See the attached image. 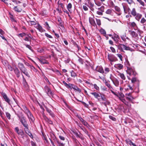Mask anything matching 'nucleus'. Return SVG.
<instances>
[{
    "instance_id": "nucleus-1",
    "label": "nucleus",
    "mask_w": 146,
    "mask_h": 146,
    "mask_svg": "<svg viewBox=\"0 0 146 146\" xmlns=\"http://www.w3.org/2000/svg\"><path fill=\"white\" fill-rule=\"evenodd\" d=\"M100 97H101V101H102L104 102V104L106 105V104H109L110 102L108 101L107 99L106 98V96L103 94H100Z\"/></svg>"
},
{
    "instance_id": "nucleus-2",
    "label": "nucleus",
    "mask_w": 146,
    "mask_h": 146,
    "mask_svg": "<svg viewBox=\"0 0 146 146\" xmlns=\"http://www.w3.org/2000/svg\"><path fill=\"white\" fill-rule=\"evenodd\" d=\"M120 96L121 98L119 96V103L120 101V102H122L124 103L125 104L127 105L128 107H129L131 106L130 105L128 102H127L125 99L123 98L124 97V95L122 93H121L120 95L119 94V96Z\"/></svg>"
},
{
    "instance_id": "nucleus-3",
    "label": "nucleus",
    "mask_w": 146,
    "mask_h": 146,
    "mask_svg": "<svg viewBox=\"0 0 146 146\" xmlns=\"http://www.w3.org/2000/svg\"><path fill=\"white\" fill-rule=\"evenodd\" d=\"M38 60L40 63L43 64H48L49 62L46 60L45 57L44 56L40 57V58H38Z\"/></svg>"
},
{
    "instance_id": "nucleus-4",
    "label": "nucleus",
    "mask_w": 146,
    "mask_h": 146,
    "mask_svg": "<svg viewBox=\"0 0 146 146\" xmlns=\"http://www.w3.org/2000/svg\"><path fill=\"white\" fill-rule=\"evenodd\" d=\"M110 78L116 86H119V82L117 79L114 78L111 75H110Z\"/></svg>"
},
{
    "instance_id": "nucleus-5",
    "label": "nucleus",
    "mask_w": 146,
    "mask_h": 146,
    "mask_svg": "<svg viewBox=\"0 0 146 146\" xmlns=\"http://www.w3.org/2000/svg\"><path fill=\"white\" fill-rule=\"evenodd\" d=\"M127 73L130 76L131 75H135V73L134 70L131 68L127 67V70L126 71Z\"/></svg>"
},
{
    "instance_id": "nucleus-6",
    "label": "nucleus",
    "mask_w": 146,
    "mask_h": 146,
    "mask_svg": "<svg viewBox=\"0 0 146 146\" xmlns=\"http://www.w3.org/2000/svg\"><path fill=\"white\" fill-rule=\"evenodd\" d=\"M90 94L93 95L94 97L97 99L98 101H100L101 100L100 98V95L98 93L96 92H92L90 93Z\"/></svg>"
},
{
    "instance_id": "nucleus-7",
    "label": "nucleus",
    "mask_w": 146,
    "mask_h": 146,
    "mask_svg": "<svg viewBox=\"0 0 146 146\" xmlns=\"http://www.w3.org/2000/svg\"><path fill=\"white\" fill-rule=\"evenodd\" d=\"M130 49V48L127 46H126L122 44H120L119 43V50L123 51V50H129Z\"/></svg>"
},
{
    "instance_id": "nucleus-8",
    "label": "nucleus",
    "mask_w": 146,
    "mask_h": 146,
    "mask_svg": "<svg viewBox=\"0 0 146 146\" xmlns=\"http://www.w3.org/2000/svg\"><path fill=\"white\" fill-rule=\"evenodd\" d=\"M108 58L111 61H115L117 60V59L113 55L108 54Z\"/></svg>"
},
{
    "instance_id": "nucleus-9",
    "label": "nucleus",
    "mask_w": 146,
    "mask_h": 146,
    "mask_svg": "<svg viewBox=\"0 0 146 146\" xmlns=\"http://www.w3.org/2000/svg\"><path fill=\"white\" fill-rule=\"evenodd\" d=\"M18 67L21 72L27 69V68H25L23 64L21 63H18Z\"/></svg>"
},
{
    "instance_id": "nucleus-10",
    "label": "nucleus",
    "mask_w": 146,
    "mask_h": 146,
    "mask_svg": "<svg viewBox=\"0 0 146 146\" xmlns=\"http://www.w3.org/2000/svg\"><path fill=\"white\" fill-rule=\"evenodd\" d=\"M15 73L16 74L17 78H19L20 75V72L18 68L17 67H15L13 68Z\"/></svg>"
},
{
    "instance_id": "nucleus-11",
    "label": "nucleus",
    "mask_w": 146,
    "mask_h": 146,
    "mask_svg": "<svg viewBox=\"0 0 146 146\" xmlns=\"http://www.w3.org/2000/svg\"><path fill=\"white\" fill-rule=\"evenodd\" d=\"M131 35L132 37L134 38L135 40H137L139 39L138 35L135 32L132 31L131 32Z\"/></svg>"
},
{
    "instance_id": "nucleus-12",
    "label": "nucleus",
    "mask_w": 146,
    "mask_h": 146,
    "mask_svg": "<svg viewBox=\"0 0 146 146\" xmlns=\"http://www.w3.org/2000/svg\"><path fill=\"white\" fill-rule=\"evenodd\" d=\"M44 90L48 95L49 96L52 94L50 89L48 86H45L44 87Z\"/></svg>"
},
{
    "instance_id": "nucleus-13",
    "label": "nucleus",
    "mask_w": 146,
    "mask_h": 146,
    "mask_svg": "<svg viewBox=\"0 0 146 146\" xmlns=\"http://www.w3.org/2000/svg\"><path fill=\"white\" fill-rule=\"evenodd\" d=\"M2 95L3 96L5 100L9 104L10 100L5 93H2Z\"/></svg>"
},
{
    "instance_id": "nucleus-14",
    "label": "nucleus",
    "mask_w": 146,
    "mask_h": 146,
    "mask_svg": "<svg viewBox=\"0 0 146 146\" xmlns=\"http://www.w3.org/2000/svg\"><path fill=\"white\" fill-rule=\"evenodd\" d=\"M27 115L29 119H30L32 121L33 120V117L31 114V112L29 110H26Z\"/></svg>"
},
{
    "instance_id": "nucleus-15",
    "label": "nucleus",
    "mask_w": 146,
    "mask_h": 146,
    "mask_svg": "<svg viewBox=\"0 0 146 146\" xmlns=\"http://www.w3.org/2000/svg\"><path fill=\"white\" fill-rule=\"evenodd\" d=\"M89 21L90 23L92 26L94 27L96 26V24L95 23V20L93 18L90 17H89Z\"/></svg>"
},
{
    "instance_id": "nucleus-16",
    "label": "nucleus",
    "mask_w": 146,
    "mask_h": 146,
    "mask_svg": "<svg viewBox=\"0 0 146 146\" xmlns=\"http://www.w3.org/2000/svg\"><path fill=\"white\" fill-rule=\"evenodd\" d=\"M96 70L97 71L103 74L104 73V71L102 67L101 66H97Z\"/></svg>"
},
{
    "instance_id": "nucleus-17",
    "label": "nucleus",
    "mask_w": 146,
    "mask_h": 146,
    "mask_svg": "<svg viewBox=\"0 0 146 146\" xmlns=\"http://www.w3.org/2000/svg\"><path fill=\"white\" fill-rule=\"evenodd\" d=\"M131 27L133 28L135 30H137L138 31H139V30L138 29V28L135 24V23L134 22H132L131 24Z\"/></svg>"
},
{
    "instance_id": "nucleus-18",
    "label": "nucleus",
    "mask_w": 146,
    "mask_h": 146,
    "mask_svg": "<svg viewBox=\"0 0 146 146\" xmlns=\"http://www.w3.org/2000/svg\"><path fill=\"white\" fill-rule=\"evenodd\" d=\"M123 7L124 12L125 13H127L129 12V11L130 9L128 7L126 6L123 5Z\"/></svg>"
},
{
    "instance_id": "nucleus-19",
    "label": "nucleus",
    "mask_w": 146,
    "mask_h": 146,
    "mask_svg": "<svg viewBox=\"0 0 146 146\" xmlns=\"http://www.w3.org/2000/svg\"><path fill=\"white\" fill-rule=\"evenodd\" d=\"M36 27V28L41 32H42L45 31L39 24H38Z\"/></svg>"
},
{
    "instance_id": "nucleus-20",
    "label": "nucleus",
    "mask_w": 146,
    "mask_h": 146,
    "mask_svg": "<svg viewBox=\"0 0 146 146\" xmlns=\"http://www.w3.org/2000/svg\"><path fill=\"white\" fill-rule=\"evenodd\" d=\"M134 17H135V19L139 21L140 19L141 18L142 15L140 14L137 13V14Z\"/></svg>"
},
{
    "instance_id": "nucleus-21",
    "label": "nucleus",
    "mask_w": 146,
    "mask_h": 146,
    "mask_svg": "<svg viewBox=\"0 0 146 146\" xmlns=\"http://www.w3.org/2000/svg\"><path fill=\"white\" fill-rule=\"evenodd\" d=\"M13 9L15 11L18 13H20L22 11V9L21 8H19L17 6L14 7L13 8Z\"/></svg>"
},
{
    "instance_id": "nucleus-22",
    "label": "nucleus",
    "mask_w": 146,
    "mask_h": 146,
    "mask_svg": "<svg viewBox=\"0 0 146 146\" xmlns=\"http://www.w3.org/2000/svg\"><path fill=\"white\" fill-rule=\"evenodd\" d=\"M17 133L18 135H21L22 137L23 138L24 136V132L21 129L19 130V131Z\"/></svg>"
},
{
    "instance_id": "nucleus-23",
    "label": "nucleus",
    "mask_w": 146,
    "mask_h": 146,
    "mask_svg": "<svg viewBox=\"0 0 146 146\" xmlns=\"http://www.w3.org/2000/svg\"><path fill=\"white\" fill-rule=\"evenodd\" d=\"M25 131L26 132V133L32 139L33 138V136L31 134V133L29 132V130L28 129H25Z\"/></svg>"
},
{
    "instance_id": "nucleus-24",
    "label": "nucleus",
    "mask_w": 146,
    "mask_h": 146,
    "mask_svg": "<svg viewBox=\"0 0 146 146\" xmlns=\"http://www.w3.org/2000/svg\"><path fill=\"white\" fill-rule=\"evenodd\" d=\"M126 99L129 101H131L133 99V98L129 94V95L126 97Z\"/></svg>"
},
{
    "instance_id": "nucleus-25",
    "label": "nucleus",
    "mask_w": 146,
    "mask_h": 146,
    "mask_svg": "<svg viewBox=\"0 0 146 146\" xmlns=\"http://www.w3.org/2000/svg\"><path fill=\"white\" fill-rule=\"evenodd\" d=\"M114 37H112V38L116 42H118V39L119 38V36L118 35L116 34H114Z\"/></svg>"
},
{
    "instance_id": "nucleus-26",
    "label": "nucleus",
    "mask_w": 146,
    "mask_h": 146,
    "mask_svg": "<svg viewBox=\"0 0 146 146\" xmlns=\"http://www.w3.org/2000/svg\"><path fill=\"white\" fill-rule=\"evenodd\" d=\"M131 13L134 17L137 14L135 8H134L133 9L132 11L131 12Z\"/></svg>"
},
{
    "instance_id": "nucleus-27",
    "label": "nucleus",
    "mask_w": 146,
    "mask_h": 146,
    "mask_svg": "<svg viewBox=\"0 0 146 146\" xmlns=\"http://www.w3.org/2000/svg\"><path fill=\"white\" fill-rule=\"evenodd\" d=\"M87 1L88 2L89 5L91 7H92L94 6V4L92 3L90 0H87Z\"/></svg>"
},
{
    "instance_id": "nucleus-28",
    "label": "nucleus",
    "mask_w": 146,
    "mask_h": 146,
    "mask_svg": "<svg viewBox=\"0 0 146 146\" xmlns=\"http://www.w3.org/2000/svg\"><path fill=\"white\" fill-rule=\"evenodd\" d=\"M72 7V5L70 3H68L67 6V9L68 11H70Z\"/></svg>"
},
{
    "instance_id": "nucleus-29",
    "label": "nucleus",
    "mask_w": 146,
    "mask_h": 146,
    "mask_svg": "<svg viewBox=\"0 0 146 146\" xmlns=\"http://www.w3.org/2000/svg\"><path fill=\"white\" fill-rule=\"evenodd\" d=\"M70 73L71 74V76L72 77L74 78L77 75L76 73L75 72H74V71L72 70L70 72Z\"/></svg>"
},
{
    "instance_id": "nucleus-30",
    "label": "nucleus",
    "mask_w": 146,
    "mask_h": 146,
    "mask_svg": "<svg viewBox=\"0 0 146 146\" xmlns=\"http://www.w3.org/2000/svg\"><path fill=\"white\" fill-rule=\"evenodd\" d=\"M109 4L110 6L111 7H113L115 6V5L112 1L110 0L109 1Z\"/></svg>"
},
{
    "instance_id": "nucleus-31",
    "label": "nucleus",
    "mask_w": 146,
    "mask_h": 146,
    "mask_svg": "<svg viewBox=\"0 0 146 146\" xmlns=\"http://www.w3.org/2000/svg\"><path fill=\"white\" fill-rule=\"evenodd\" d=\"M22 72L25 75L27 76L28 77H30V76L27 71V69L26 70H24V71H23V72Z\"/></svg>"
},
{
    "instance_id": "nucleus-32",
    "label": "nucleus",
    "mask_w": 146,
    "mask_h": 146,
    "mask_svg": "<svg viewBox=\"0 0 146 146\" xmlns=\"http://www.w3.org/2000/svg\"><path fill=\"white\" fill-rule=\"evenodd\" d=\"M74 133L77 137H78L80 138H82V135L80 133L79 134L77 132H74Z\"/></svg>"
},
{
    "instance_id": "nucleus-33",
    "label": "nucleus",
    "mask_w": 146,
    "mask_h": 146,
    "mask_svg": "<svg viewBox=\"0 0 146 146\" xmlns=\"http://www.w3.org/2000/svg\"><path fill=\"white\" fill-rule=\"evenodd\" d=\"M24 126L25 127L24 129H28V125L27 123V122H25L24 123H22Z\"/></svg>"
},
{
    "instance_id": "nucleus-34",
    "label": "nucleus",
    "mask_w": 146,
    "mask_h": 146,
    "mask_svg": "<svg viewBox=\"0 0 146 146\" xmlns=\"http://www.w3.org/2000/svg\"><path fill=\"white\" fill-rule=\"evenodd\" d=\"M26 35H27L25 33H23L19 34L18 35V36L19 37H23L25 36Z\"/></svg>"
},
{
    "instance_id": "nucleus-35",
    "label": "nucleus",
    "mask_w": 146,
    "mask_h": 146,
    "mask_svg": "<svg viewBox=\"0 0 146 146\" xmlns=\"http://www.w3.org/2000/svg\"><path fill=\"white\" fill-rule=\"evenodd\" d=\"M97 24L99 26L101 25V20L100 19H96Z\"/></svg>"
},
{
    "instance_id": "nucleus-36",
    "label": "nucleus",
    "mask_w": 146,
    "mask_h": 146,
    "mask_svg": "<svg viewBox=\"0 0 146 146\" xmlns=\"http://www.w3.org/2000/svg\"><path fill=\"white\" fill-rule=\"evenodd\" d=\"M47 112L51 115L52 117L54 116V115L53 113L52 112L51 110H46Z\"/></svg>"
},
{
    "instance_id": "nucleus-37",
    "label": "nucleus",
    "mask_w": 146,
    "mask_h": 146,
    "mask_svg": "<svg viewBox=\"0 0 146 146\" xmlns=\"http://www.w3.org/2000/svg\"><path fill=\"white\" fill-rule=\"evenodd\" d=\"M119 75L120 76V77L123 80H125V76H124V74L122 73H119Z\"/></svg>"
},
{
    "instance_id": "nucleus-38",
    "label": "nucleus",
    "mask_w": 146,
    "mask_h": 146,
    "mask_svg": "<svg viewBox=\"0 0 146 146\" xmlns=\"http://www.w3.org/2000/svg\"><path fill=\"white\" fill-rule=\"evenodd\" d=\"M137 0L142 6H145V3H144V2L143 1H142L141 0Z\"/></svg>"
},
{
    "instance_id": "nucleus-39",
    "label": "nucleus",
    "mask_w": 146,
    "mask_h": 146,
    "mask_svg": "<svg viewBox=\"0 0 146 146\" xmlns=\"http://www.w3.org/2000/svg\"><path fill=\"white\" fill-rule=\"evenodd\" d=\"M7 67L8 69L10 71H13V69L11 66L9 64H8L7 66Z\"/></svg>"
},
{
    "instance_id": "nucleus-40",
    "label": "nucleus",
    "mask_w": 146,
    "mask_h": 146,
    "mask_svg": "<svg viewBox=\"0 0 146 146\" xmlns=\"http://www.w3.org/2000/svg\"><path fill=\"white\" fill-rule=\"evenodd\" d=\"M140 22L141 23L143 24L146 23V20L144 18H143L141 19Z\"/></svg>"
},
{
    "instance_id": "nucleus-41",
    "label": "nucleus",
    "mask_w": 146,
    "mask_h": 146,
    "mask_svg": "<svg viewBox=\"0 0 146 146\" xmlns=\"http://www.w3.org/2000/svg\"><path fill=\"white\" fill-rule=\"evenodd\" d=\"M114 67L116 68L115 70L117 72H118V70L119 68V64H115L114 66Z\"/></svg>"
},
{
    "instance_id": "nucleus-42",
    "label": "nucleus",
    "mask_w": 146,
    "mask_h": 146,
    "mask_svg": "<svg viewBox=\"0 0 146 146\" xmlns=\"http://www.w3.org/2000/svg\"><path fill=\"white\" fill-rule=\"evenodd\" d=\"M121 37L122 39L124 41H125L126 40V34H125L121 36Z\"/></svg>"
},
{
    "instance_id": "nucleus-43",
    "label": "nucleus",
    "mask_w": 146,
    "mask_h": 146,
    "mask_svg": "<svg viewBox=\"0 0 146 146\" xmlns=\"http://www.w3.org/2000/svg\"><path fill=\"white\" fill-rule=\"evenodd\" d=\"M112 13V10L111 9H108L106 12V13L108 14H110Z\"/></svg>"
},
{
    "instance_id": "nucleus-44",
    "label": "nucleus",
    "mask_w": 146,
    "mask_h": 146,
    "mask_svg": "<svg viewBox=\"0 0 146 146\" xmlns=\"http://www.w3.org/2000/svg\"><path fill=\"white\" fill-rule=\"evenodd\" d=\"M104 6H102L100 8H98V9L102 12L104 11Z\"/></svg>"
},
{
    "instance_id": "nucleus-45",
    "label": "nucleus",
    "mask_w": 146,
    "mask_h": 146,
    "mask_svg": "<svg viewBox=\"0 0 146 146\" xmlns=\"http://www.w3.org/2000/svg\"><path fill=\"white\" fill-rule=\"evenodd\" d=\"M94 88L96 89L97 90L99 91V88L98 86L96 84H94Z\"/></svg>"
},
{
    "instance_id": "nucleus-46",
    "label": "nucleus",
    "mask_w": 146,
    "mask_h": 146,
    "mask_svg": "<svg viewBox=\"0 0 146 146\" xmlns=\"http://www.w3.org/2000/svg\"><path fill=\"white\" fill-rule=\"evenodd\" d=\"M74 90H75L78 91V92H81V90L79 88H78L77 86H76L74 89Z\"/></svg>"
},
{
    "instance_id": "nucleus-47",
    "label": "nucleus",
    "mask_w": 146,
    "mask_h": 146,
    "mask_svg": "<svg viewBox=\"0 0 146 146\" xmlns=\"http://www.w3.org/2000/svg\"><path fill=\"white\" fill-rule=\"evenodd\" d=\"M20 121L21 122L22 124L26 122L25 119L24 117H23L21 119Z\"/></svg>"
},
{
    "instance_id": "nucleus-48",
    "label": "nucleus",
    "mask_w": 146,
    "mask_h": 146,
    "mask_svg": "<svg viewBox=\"0 0 146 146\" xmlns=\"http://www.w3.org/2000/svg\"><path fill=\"white\" fill-rule=\"evenodd\" d=\"M44 25L46 27V28L47 29H49L50 28V27H49L48 23L47 22H46L45 23Z\"/></svg>"
},
{
    "instance_id": "nucleus-49",
    "label": "nucleus",
    "mask_w": 146,
    "mask_h": 146,
    "mask_svg": "<svg viewBox=\"0 0 146 146\" xmlns=\"http://www.w3.org/2000/svg\"><path fill=\"white\" fill-rule=\"evenodd\" d=\"M124 1H127L129 4H131L133 3V1L132 0H123Z\"/></svg>"
},
{
    "instance_id": "nucleus-50",
    "label": "nucleus",
    "mask_w": 146,
    "mask_h": 146,
    "mask_svg": "<svg viewBox=\"0 0 146 146\" xmlns=\"http://www.w3.org/2000/svg\"><path fill=\"white\" fill-rule=\"evenodd\" d=\"M78 61L81 64H83V60L82 58H79L78 59Z\"/></svg>"
},
{
    "instance_id": "nucleus-51",
    "label": "nucleus",
    "mask_w": 146,
    "mask_h": 146,
    "mask_svg": "<svg viewBox=\"0 0 146 146\" xmlns=\"http://www.w3.org/2000/svg\"><path fill=\"white\" fill-rule=\"evenodd\" d=\"M125 141L127 144L131 145V144L132 141L130 140L129 139H127Z\"/></svg>"
},
{
    "instance_id": "nucleus-52",
    "label": "nucleus",
    "mask_w": 146,
    "mask_h": 146,
    "mask_svg": "<svg viewBox=\"0 0 146 146\" xmlns=\"http://www.w3.org/2000/svg\"><path fill=\"white\" fill-rule=\"evenodd\" d=\"M106 85L108 86V87L110 88H111V87L110 85V84L108 82H105Z\"/></svg>"
},
{
    "instance_id": "nucleus-53",
    "label": "nucleus",
    "mask_w": 146,
    "mask_h": 146,
    "mask_svg": "<svg viewBox=\"0 0 146 146\" xmlns=\"http://www.w3.org/2000/svg\"><path fill=\"white\" fill-rule=\"evenodd\" d=\"M6 115L8 119H11V115L10 114L6 112Z\"/></svg>"
},
{
    "instance_id": "nucleus-54",
    "label": "nucleus",
    "mask_w": 146,
    "mask_h": 146,
    "mask_svg": "<svg viewBox=\"0 0 146 146\" xmlns=\"http://www.w3.org/2000/svg\"><path fill=\"white\" fill-rule=\"evenodd\" d=\"M45 35L46 37H47L48 38H52V36H51L50 35L48 34L47 33H45Z\"/></svg>"
},
{
    "instance_id": "nucleus-55",
    "label": "nucleus",
    "mask_w": 146,
    "mask_h": 146,
    "mask_svg": "<svg viewBox=\"0 0 146 146\" xmlns=\"http://www.w3.org/2000/svg\"><path fill=\"white\" fill-rule=\"evenodd\" d=\"M5 34V32L1 29H0V36L3 35Z\"/></svg>"
},
{
    "instance_id": "nucleus-56",
    "label": "nucleus",
    "mask_w": 146,
    "mask_h": 146,
    "mask_svg": "<svg viewBox=\"0 0 146 146\" xmlns=\"http://www.w3.org/2000/svg\"><path fill=\"white\" fill-rule=\"evenodd\" d=\"M26 47L28 48L29 49L31 50V51H33V50L32 48V47L29 45L25 44Z\"/></svg>"
},
{
    "instance_id": "nucleus-57",
    "label": "nucleus",
    "mask_w": 146,
    "mask_h": 146,
    "mask_svg": "<svg viewBox=\"0 0 146 146\" xmlns=\"http://www.w3.org/2000/svg\"><path fill=\"white\" fill-rule=\"evenodd\" d=\"M137 80L135 78H133L131 80V82L132 83H135V82H136Z\"/></svg>"
},
{
    "instance_id": "nucleus-58",
    "label": "nucleus",
    "mask_w": 146,
    "mask_h": 146,
    "mask_svg": "<svg viewBox=\"0 0 146 146\" xmlns=\"http://www.w3.org/2000/svg\"><path fill=\"white\" fill-rule=\"evenodd\" d=\"M105 73L106 74L110 71V69L108 68H105Z\"/></svg>"
},
{
    "instance_id": "nucleus-59",
    "label": "nucleus",
    "mask_w": 146,
    "mask_h": 146,
    "mask_svg": "<svg viewBox=\"0 0 146 146\" xmlns=\"http://www.w3.org/2000/svg\"><path fill=\"white\" fill-rule=\"evenodd\" d=\"M109 117L110 119H112L113 121H115L116 120V119L114 117L111 115H109Z\"/></svg>"
},
{
    "instance_id": "nucleus-60",
    "label": "nucleus",
    "mask_w": 146,
    "mask_h": 146,
    "mask_svg": "<svg viewBox=\"0 0 146 146\" xmlns=\"http://www.w3.org/2000/svg\"><path fill=\"white\" fill-rule=\"evenodd\" d=\"M83 8L84 11H87L88 10V8L87 7L86 5H83Z\"/></svg>"
},
{
    "instance_id": "nucleus-61",
    "label": "nucleus",
    "mask_w": 146,
    "mask_h": 146,
    "mask_svg": "<svg viewBox=\"0 0 146 146\" xmlns=\"http://www.w3.org/2000/svg\"><path fill=\"white\" fill-rule=\"evenodd\" d=\"M75 86H76L74 84H71L70 86V89H73L74 90Z\"/></svg>"
},
{
    "instance_id": "nucleus-62",
    "label": "nucleus",
    "mask_w": 146,
    "mask_h": 146,
    "mask_svg": "<svg viewBox=\"0 0 146 146\" xmlns=\"http://www.w3.org/2000/svg\"><path fill=\"white\" fill-rule=\"evenodd\" d=\"M22 77H23V83L24 84L27 83V82H26V81L25 78H24L23 75L22 74Z\"/></svg>"
},
{
    "instance_id": "nucleus-63",
    "label": "nucleus",
    "mask_w": 146,
    "mask_h": 146,
    "mask_svg": "<svg viewBox=\"0 0 146 146\" xmlns=\"http://www.w3.org/2000/svg\"><path fill=\"white\" fill-rule=\"evenodd\" d=\"M95 4L97 5V6H100L101 5V3L99 2H96L95 3Z\"/></svg>"
},
{
    "instance_id": "nucleus-64",
    "label": "nucleus",
    "mask_w": 146,
    "mask_h": 146,
    "mask_svg": "<svg viewBox=\"0 0 146 146\" xmlns=\"http://www.w3.org/2000/svg\"><path fill=\"white\" fill-rule=\"evenodd\" d=\"M78 117L81 122H82L84 120L81 117L78 116Z\"/></svg>"
}]
</instances>
